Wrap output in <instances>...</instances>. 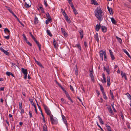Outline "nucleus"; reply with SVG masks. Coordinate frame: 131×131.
<instances>
[{"label":"nucleus","instance_id":"f257e3e1","mask_svg":"<svg viewBox=\"0 0 131 131\" xmlns=\"http://www.w3.org/2000/svg\"><path fill=\"white\" fill-rule=\"evenodd\" d=\"M95 11V14L96 17L98 18L100 21L102 20L101 18H102V11L100 8H98Z\"/></svg>","mask_w":131,"mask_h":131},{"label":"nucleus","instance_id":"f03ea898","mask_svg":"<svg viewBox=\"0 0 131 131\" xmlns=\"http://www.w3.org/2000/svg\"><path fill=\"white\" fill-rule=\"evenodd\" d=\"M43 106L45 110V112L48 115H49L50 117V115H52L51 114V112L49 108L44 104H43Z\"/></svg>","mask_w":131,"mask_h":131},{"label":"nucleus","instance_id":"7ed1b4c3","mask_svg":"<svg viewBox=\"0 0 131 131\" xmlns=\"http://www.w3.org/2000/svg\"><path fill=\"white\" fill-rule=\"evenodd\" d=\"M50 118L52 124H56L58 123L56 118H54L52 115H50Z\"/></svg>","mask_w":131,"mask_h":131},{"label":"nucleus","instance_id":"20e7f679","mask_svg":"<svg viewBox=\"0 0 131 131\" xmlns=\"http://www.w3.org/2000/svg\"><path fill=\"white\" fill-rule=\"evenodd\" d=\"M90 76L91 77V80L92 81H94V79L93 73V70L92 71L90 70Z\"/></svg>","mask_w":131,"mask_h":131},{"label":"nucleus","instance_id":"39448f33","mask_svg":"<svg viewBox=\"0 0 131 131\" xmlns=\"http://www.w3.org/2000/svg\"><path fill=\"white\" fill-rule=\"evenodd\" d=\"M0 49L1 51H2L7 56H9V52H8L7 51H5L4 49L1 47L0 48Z\"/></svg>","mask_w":131,"mask_h":131},{"label":"nucleus","instance_id":"423d86ee","mask_svg":"<svg viewBox=\"0 0 131 131\" xmlns=\"http://www.w3.org/2000/svg\"><path fill=\"white\" fill-rule=\"evenodd\" d=\"M62 118L63 121L64 122V123L67 126V120L66 119L65 117L63 115H62Z\"/></svg>","mask_w":131,"mask_h":131},{"label":"nucleus","instance_id":"0eeeda50","mask_svg":"<svg viewBox=\"0 0 131 131\" xmlns=\"http://www.w3.org/2000/svg\"><path fill=\"white\" fill-rule=\"evenodd\" d=\"M101 29L103 32H105L107 31V28L103 26H101Z\"/></svg>","mask_w":131,"mask_h":131},{"label":"nucleus","instance_id":"6e6552de","mask_svg":"<svg viewBox=\"0 0 131 131\" xmlns=\"http://www.w3.org/2000/svg\"><path fill=\"white\" fill-rule=\"evenodd\" d=\"M21 71L24 74V75L27 74V69H25L23 68H22Z\"/></svg>","mask_w":131,"mask_h":131},{"label":"nucleus","instance_id":"1a4fd4ad","mask_svg":"<svg viewBox=\"0 0 131 131\" xmlns=\"http://www.w3.org/2000/svg\"><path fill=\"white\" fill-rule=\"evenodd\" d=\"M110 54L111 56L112 59V60H113L114 59V55H113V52L111 50H109Z\"/></svg>","mask_w":131,"mask_h":131},{"label":"nucleus","instance_id":"9d476101","mask_svg":"<svg viewBox=\"0 0 131 131\" xmlns=\"http://www.w3.org/2000/svg\"><path fill=\"white\" fill-rule=\"evenodd\" d=\"M101 26L100 24L99 25L98 24L95 27V30L97 31H98L101 28Z\"/></svg>","mask_w":131,"mask_h":131},{"label":"nucleus","instance_id":"9b49d317","mask_svg":"<svg viewBox=\"0 0 131 131\" xmlns=\"http://www.w3.org/2000/svg\"><path fill=\"white\" fill-rule=\"evenodd\" d=\"M94 38L96 41H97L98 42H99V41L98 38V35L97 33H96V34L95 35Z\"/></svg>","mask_w":131,"mask_h":131},{"label":"nucleus","instance_id":"f8f14e48","mask_svg":"<svg viewBox=\"0 0 131 131\" xmlns=\"http://www.w3.org/2000/svg\"><path fill=\"white\" fill-rule=\"evenodd\" d=\"M116 37L118 42H119L120 44H122V40L121 39L117 36H116Z\"/></svg>","mask_w":131,"mask_h":131},{"label":"nucleus","instance_id":"ddd939ff","mask_svg":"<svg viewBox=\"0 0 131 131\" xmlns=\"http://www.w3.org/2000/svg\"><path fill=\"white\" fill-rule=\"evenodd\" d=\"M57 43L56 41L55 40V39L53 38V44L54 46V48H56L57 47Z\"/></svg>","mask_w":131,"mask_h":131},{"label":"nucleus","instance_id":"4468645a","mask_svg":"<svg viewBox=\"0 0 131 131\" xmlns=\"http://www.w3.org/2000/svg\"><path fill=\"white\" fill-rule=\"evenodd\" d=\"M121 74L122 77H124L126 79H127V78L126 75L125 73H123L122 71H121Z\"/></svg>","mask_w":131,"mask_h":131},{"label":"nucleus","instance_id":"2eb2a0df","mask_svg":"<svg viewBox=\"0 0 131 131\" xmlns=\"http://www.w3.org/2000/svg\"><path fill=\"white\" fill-rule=\"evenodd\" d=\"M103 54L104 56V60L105 61H106L107 60V59L106 58V54L105 50L104 51Z\"/></svg>","mask_w":131,"mask_h":131},{"label":"nucleus","instance_id":"dca6fc26","mask_svg":"<svg viewBox=\"0 0 131 131\" xmlns=\"http://www.w3.org/2000/svg\"><path fill=\"white\" fill-rule=\"evenodd\" d=\"M107 108L109 111V112L110 113H111L112 114L113 113V111L112 110V108H111V107L110 106H108V107H107Z\"/></svg>","mask_w":131,"mask_h":131},{"label":"nucleus","instance_id":"f3484780","mask_svg":"<svg viewBox=\"0 0 131 131\" xmlns=\"http://www.w3.org/2000/svg\"><path fill=\"white\" fill-rule=\"evenodd\" d=\"M34 23L35 24H37L38 23V18L36 16H35L34 19Z\"/></svg>","mask_w":131,"mask_h":131},{"label":"nucleus","instance_id":"a211bd4d","mask_svg":"<svg viewBox=\"0 0 131 131\" xmlns=\"http://www.w3.org/2000/svg\"><path fill=\"white\" fill-rule=\"evenodd\" d=\"M123 51L130 58V55H129L128 53L125 49H123Z\"/></svg>","mask_w":131,"mask_h":131},{"label":"nucleus","instance_id":"6ab92c4d","mask_svg":"<svg viewBox=\"0 0 131 131\" xmlns=\"http://www.w3.org/2000/svg\"><path fill=\"white\" fill-rule=\"evenodd\" d=\"M91 2L92 4H93L94 5H98V4L94 0H91Z\"/></svg>","mask_w":131,"mask_h":131},{"label":"nucleus","instance_id":"aec40b11","mask_svg":"<svg viewBox=\"0 0 131 131\" xmlns=\"http://www.w3.org/2000/svg\"><path fill=\"white\" fill-rule=\"evenodd\" d=\"M75 67H76V68L75 70V75H77L78 74V71L77 67V65H76L75 66Z\"/></svg>","mask_w":131,"mask_h":131},{"label":"nucleus","instance_id":"412c9836","mask_svg":"<svg viewBox=\"0 0 131 131\" xmlns=\"http://www.w3.org/2000/svg\"><path fill=\"white\" fill-rule=\"evenodd\" d=\"M106 129L108 131H112L111 129V127L109 125L106 124Z\"/></svg>","mask_w":131,"mask_h":131},{"label":"nucleus","instance_id":"4be33fe9","mask_svg":"<svg viewBox=\"0 0 131 131\" xmlns=\"http://www.w3.org/2000/svg\"><path fill=\"white\" fill-rule=\"evenodd\" d=\"M98 117L99 118L100 123L102 124H104V122L102 120V118H101L100 116H98Z\"/></svg>","mask_w":131,"mask_h":131},{"label":"nucleus","instance_id":"5701e85b","mask_svg":"<svg viewBox=\"0 0 131 131\" xmlns=\"http://www.w3.org/2000/svg\"><path fill=\"white\" fill-rule=\"evenodd\" d=\"M103 51L102 50H101L100 52V55L101 57L102 58V60H103Z\"/></svg>","mask_w":131,"mask_h":131},{"label":"nucleus","instance_id":"b1692460","mask_svg":"<svg viewBox=\"0 0 131 131\" xmlns=\"http://www.w3.org/2000/svg\"><path fill=\"white\" fill-rule=\"evenodd\" d=\"M47 34L49 35L50 36L52 37V35L51 34L50 31L48 29L47 30Z\"/></svg>","mask_w":131,"mask_h":131},{"label":"nucleus","instance_id":"393cba45","mask_svg":"<svg viewBox=\"0 0 131 131\" xmlns=\"http://www.w3.org/2000/svg\"><path fill=\"white\" fill-rule=\"evenodd\" d=\"M43 131H48L47 129V126L46 125H44L43 126Z\"/></svg>","mask_w":131,"mask_h":131},{"label":"nucleus","instance_id":"a878e982","mask_svg":"<svg viewBox=\"0 0 131 131\" xmlns=\"http://www.w3.org/2000/svg\"><path fill=\"white\" fill-rule=\"evenodd\" d=\"M110 95L111 96L112 98V99L113 100H114V96L113 95V93L112 92L111 90H110Z\"/></svg>","mask_w":131,"mask_h":131},{"label":"nucleus","instance_id":"bb28decb","mask_svg":"<svg viewBox=\"0 0 131 131\" xmlns=\"http://www.w3.org/2000/svg\"><path fill=\"white\" fill-rule=\"evenodd\" d=\"M65 19L68 23L70 24V23L71 21L70 19H69L68 17H66Z\"/></svg>","mask_w":131,"mask_h":131},{"label":"nucleus","instance_id":"cd10ccee","mask_svg":"<svg viewBox=\"0 0 131 131\" xmlns=\"http://www.w3.org/2000/svg\"><path fill=\"white\" fill-rule=\"evenodd\" d=\"M4 31H5V33H6V32H7L9 34H10V31L7 28H5L4 29Z\"/></svg>","mask_w":131,"mask_h":131},{"label":"nucleus","instance_id":"c85d7f7f","mask_svg":"<svg viewBox=\"0 0 131 131\" xmlns=\"http://www.w3.org/2000/svg\"><path fill=\"white\" fill-rule=\"evenodd\" d=\"M76 47L80 49V50H81V47L79 43H78L76 45Z\"/></svg>","mask_w":131,"mask_h":131},{"label":"nucleus","instance_id":"c756f323","mask_svg":"<svg viewBox=\"0 0 131 131\" xmlns=\"http://www.w3.org/2000/svg\"><path fill=\"white\" fill-rule=\"evenodd\" d=\"M51 20V19H49V18H48V19H47L46 21V24H48L49 22V21H50V20Z\"/></svg>","mask_w":131,"mask_h":131},{"label":"nucleus","instance_id":"7c9ffc66","mask_svg":"<svg viewBox=\"0 0 131 131\" xmlns=\"http://www.w3.org/2000/svg\"><path fill=\"white\" fill-rule=\"evenodd\" d=\"M25 5L27 8H29L30 7V5L27 4L26 2H25Z\"/></svg>","mask_w":131,"mask_h":131},{"label":"nucleus","instance_id":"2f4dec72","mask_svg":"<svg viewBox=\"0 0 131 131\" xmlns=\"http://www.w3.org/2000/svg\"><path fill=\"white\" fill-rule=\"evenodd\" d=\"M111 19V21L112 23L114 24H115V19L113 18H110Z\"/></svg>","mask_w":131,"mask_h":131},{"label":"nucleus","instance_id":"473e14b6","mask_svg":"<svg viewBox=\"0 0 131 131\" xmlns=\"http://www.w3.org/2000/svg\"><path fill=\"white\" fill-rule=\"evenodd\" d=\"M126 95L128 98L131 101V96L128 93H126Z\"/></svg>","mask_w":131,"mask_h":131},{"label":"nucleus","instance_id":"72a5a7b5","mask_svg":"<svg viewBox=\"0 0 131 131\" xmlns=\"http://www.w3.org/2000/svg\"><path fill=\"white\" fill-rule=\"evenodd\" d=\"M46 16L48 19V18L49 19H51V18L50 15L49 13H47L46 14Z\"/></svg>","mask_w":131,"mask_h":131},{"label":"nucleus","instance_id":"f704fd0d","mask_svg":"<svg viewBox=\"0 0 131 131\" xmlns=\"http://www.w3.org/2000/svg\"><path fill=\"white\" fill-rule=\"evenodd\" d=\"M40 67H42L43 68V66H42V64L41 63L38 61H37L36 63Z\"/></svg>","mask_w":131,"mask_h":131},{"label":"nucleus","instance_id":"c9c22d12","mask_svg":"<svg viewBox=\"0 0 131 131\" xmlns=\"http://www.w3.org/2000/svg\"><path fill=\"white\" fill-rule=\"evenodd\" d=\"M80 35H83V32L82 30H80L79 31Z\"/></svg>","mask_w":131,"mask_h":131},{"label":"nucleus","instance_id":"e433bc0d","mask_svg":"<svg viewBox=\"0 0 131 131\" xmlns=\"http://www.w3.org/2000/svg\"><path fill=\"white\" fill-rule=\"evenodd\" d=\"M108 11H109L110 14L111 15L113 14V13H112V9L111 8L109 9V10H108Z\"/></svg>","mask_w":131,"mask_h":131},{"label":"nucleus","instance_id":"4c0bfd02","mask_svg":"<svg viewBox=\"0 0 131 131\" xmlns=\"http://www.w3.org/2000/svg\"><path fill=\"white\" fill-rule=\"evenodd\" d=\"M29 33L32 39L34 40H35L36 39L35 38V37L32 34L31 32H30Z\"/></svg>","mask_w":131,"mask_h":131},{"label":"nucleus","instance_id":"58836bf2","mask_svg":"<svg viewBox=\"0 0 131 131\" xmlns=\"http://www.w3.org/2000/svg\"><path fill=\"white\" fill-rule=\"evenodd\" d=\"M26 42L27 44L28 45L30 46H32V44H31V43L28 40L26 41Z\"/></svg>","mask_w":131,"mask_h":131},{"label":"nucleus","instance_id":"ea45409f","mask_svg":"<svg viewBox=\"0 0 131 131\" xmlns=\"http://www.w3.org/2000/svg\"><path fill=\"white\" fill-rule=\"evenodd\" d=\"M23 36L24 38V40H25L26 41L27 40V39L26 37V36H25V35L24 34H23Z\"/></svg>","mask_w":131,"mask_h":131},{"label":"nucleus","instance_id":"a19ab883","mask_svg":"<svg viewBox=\"0 0 131 131\" xmlns=\"http://www.w3.org/2000/svg\"><path fill=\"white\" fill-rule=\"evenodd\" d=\"M29 114L30 115V118H31L32 117V112L30 111H29Z\"/></svg>","mask_w":131,"mask_h":131},{"label":"nucleus","instance_id":"79ce46f5","mask_svg":"<svg viewBox=\"0 0 131 131\" xmlns=\"http://www.w3.org/2000/svg\"><path fill=\"white\" fill-rule=\"evenodd\" d=\"M11 72L7 71L6 73V74L8 76H9L11 75Z\"/></svg>","mask_w":131,"mask_h":131},{"label":"nucleus","instance_id":"37998d69","mask_svg":"<svg viewBox=\"0 0 131 131\" xmlns=\"http://www.w3.org/2000/svg\"><path fill=\"white\" fill-rule=\"evenodd\" d=\"M70 89L72 91H74V90L73 89L72 86L71 85H70Z\"/></svg>","mask_w":131,"mask_h":131},{"label":"nucleus","instance_id":"c03bdc74","mask_svg":"<svg viewBox=\"0 0 131 131\" xmlns=\"http://www.w3.org/2000/svg\"><path fill=\"white\" fill-rule=\"evenodd\" d=\"M100 86L101 90V91H102H102H104V89H103V87H102V86L101 85H100Z\"/></svg>","mask_w":131,"mask_h":131},{"label":"nucleus","instance_id":"a18cd8bd","mask_svg":"<svg viewBox=\"0 0 131 131\" xmlns=\"http://www.w3.org/2000/svg\"><path fill=\"white\" fill-rule=\"evenodd\" d=\"M73 10L74 12V13L75 15H76L77 14H78V13L77 11H76L75 8V10H74V9H73Z\"/></svg>","mask_w":131,"mask_h":131},{"label":"nucleus","instance_id":"49530a36","mask_svg":"<svg viewBox=\"0 0 131 131\" xmlns=\"http://www.w3.org/2000/svg\"><path fill=\"white\" fill-rule=\"evenodd\" d=\"M96 123L97 124V125L98 126H99L100 128V129H101V130L102 131H103V129L100 126V125H99V124H98V123L97 122H96Z\"/></svg>","mask_w":131,"mask_h":131},{"label":"nucleus","instance_id":"de8ad7c7","mask_svg":"<svg viewBox=\"0 0 131 131\" xmlns=\"http://www.w3.org/2000/svg\"><path fill=\"white\" fill-rule=\"evenodd\" d=\"M44 5L45 6L47 7L48 6V4L47 3V1L46 0H44Z\"/></svg>","mask_w":131,"mask_h":131},{"label":"nucleus","instance_id":"09e8293b","mask_svg":"<svg viewBox=\"0 0 131 131\" xmlns=\"http://www.w3.org/2000/svg\"><path fill=\"white\" fill-rule=\"evenodd\" d=\"M65 94H66V96L68 97L69 96H70L69 95V94H68V93L67 92L66 90H65Z\"/></svg>","mask_w":131,"mask_h":131},{"label":"nucleus","instance_id":"8fccbe9b","mask_svg":"<svg viewBox=\"0 0 131 131\" xmlns=\"http://www.w3.org/2000/svg\"><path fill=\"white\" fill-rule=\"evenodd\" d=\"M21 24V25H22L23 26V27L24 26V25L22 23H21L19 20V19H18L17 20Z\"/></svg>","mask_w":131,"mask_h":131},{"label":"nucleus","instance_id":"3c124183","mask_svg":"<svg viewBox=\"0 0 131 131\" xmlns=\"http://www.w3.org/2000/svg\"><path fill=\"white\" fill-rule=\"evenodd\" d=\"M9 35L10 34H9L8 35V36H5L4 37V38H5L6 39H8L9 38Z\"/></svg>","mask_w":131,"mask_h":131},{"label":"nucleus","instance_id":"603ef678","mask_svg":"<svg viewBox=\"0 0 131 131\" xmlns=\"http://www.w3.org/2000/svg\"><path fill=\"white\" fill-rule=\"evenodd\" d=\"M37 45L39 48V50L40 51L41 50V45L40 44H38V45Z\"/></svg>","mask_w":131,"mask_h":131},{"label":"nucleus","instance_id":"864d4df0","mask_svg":"<svg viewBox=\"0 0 131 131\" xmlns=\"http://www.w3.org/2000/svg\"><path fill=\"white\" fill-rule=\"evenodd\" d=\"M67 97L68 98V100H70L72 103L73 102V101L72 100V99L71 98L70 96H69L68 97Z\"/></svg>","mask_w":131,"mask_h":131},{"label":"nucleus","instance_id":"5fc2aeb1","mask_svg":"<svg viewBox=\"0 0 131 131\" xmlns=\"http://www.w3.org/2000/svg\"><path fill=\"white\" fill-rule=\"evenodd\" d=\"M61 101H62L63 103H66V101L64 100V99H63V98H61Z\"/></svg>","mask_w":131,"mask_h":131},{"label":"nucleus","instance_id":"6e6d98bb","mask_svg":"<svg viewBox=\"0 0 131 131\" xmlns=\"http://www.w3.org/2000/svg\"><path fill=\"white\" fill-rule=\"evenodd\" d=\"M7 9L12 14V13H13L11 9H10L9 7Z\"/></svg>","mask_w":131,"mask_h":131},{"label":"nucleus","instance_id":"4d7b16f0","mask_svg":"<svg viewBox=\"0 0 131 131\" xmlns=\"http://www.w3.org/2000/svg\"><path fill=\"white\" fill-rule=\"evenodd\" d=\"M114 103H112V107L113 109L114 110V112H115V108H114Z\"/></svg>","mask_w":131,"mask_h":131},{"label":"nucleus","instance_id":"13d9d810","mask_svg":"<svg viewBox=\"0 0 131 131\" xmlns=\"http://www.w3.org/2000/svg\"><path fill=\"white\" fill-rule=\"evenodd\" d=\"M37 105L38 106V107L40 111H42V110L40 107L39 105L38 104V103H37Z\"/></svg>","mask_w":131,"mask_h":131},{"label":"nucleus","instance_id":"bf43d9fd","mask_svg":"<svg viewBox=\"0 0 131 131\" xmlns=\"http://www.w3.org/2000/svg\"><path fill=\"white\" fill-rule=\"evenodd\" d=\"M12 14L14 16V17H15V18H16L17 19V20L19 19L15 15V14L14 13H12Z\"/></svg>","mask_w":131,"mask_h":131},{"label":"nucleus","instance_id":"052dcab7","mask_svg":"<svg viewBox=\"0 0 131 131\" xmlns=\"http://www.w3.org/2000/svg\"><path fill=\"white\" fill-rule=\"evenodd\" d=\"M106 71L107 72V73L108 74H109L110 73V70L109 69H107L106 70Z\"/></svg>","mask_w":131,"mask_h":131},{"label":"nucleus","instance_id":"680f3d73","mask_svg":"<svg viewBox=\"0 0 131 131\" xmlns=\"http://www.w3.org/2000/svg\"><path fill=\"white\" fill-rule=\"evenodd\" d=\"M72 0H68V3L70 5L72 4V2H71Z\"/></svg>","mask_w":131,"mask_h":131},{"label":"nucleus","instance_id":"e2e57ef3","mask_svg":"<svg viewBox=\"0 0 131 131\" xmlns=\"http://www.w3.org/2000/svg\"><path fill=\"white\" fill-rule=\"evenodd\" d=\"M22 108V103H20L19 104V108L20 109H21Z\"/></svg>","mask_w":131,"mask_h":131},{"label":"nucleus","instance_id":"0e129e2a","mask_svg":"<svg viewBox=\"0 0 131 131\" xmlns=\"http://www.w3.org/2000/svg\"><path fill=\"white\" fill-rule=\"evenodd\" d=\"M61 32L62 33L65 32L64 29L62 28H61Z\"/></svg>","mask_w":131,"mask_h":131},{"label":"nucleus","instance_id":"69168bd1","mask_svg":"<svg viewBox=\"0 0 131 131\" xmlns=\"http://www.w3.org/2000/svg\"><path fill=\"white\" fill-rule=\"evenodd\" d=\"M70 6H71V7L73 9H74V10H75V8L74 7V6H73V4H71L70 5Z\"/></svg>","mask_w":131,"mask_h":131},{"label":"nucleus","instance_id":"338daca9","mask_svg":"<svg viewBox=\"0 0 131 131\" xmlns=\"http://www.w3.org/2000/svg\"><path fill=\"white\" fill-rule=\"evenodd\" d=\"M103 80H102V82H104L105 83H106V79L105 78H103Z\"/></svg>","mask_w":131,"mask_h":131},{"label":"nucleus","instance_id":"774afa93","mask_svg":"<svg viewBox=\"0 0 131 131\" xmlns=\"http://www.w3.org/2000/svg\"><path fill=\"white\" fill-rule=\"evenodd\" d=\"M4 87H1L0 88V91H3L4 90Z\"/></svg>","mask_w":131,"mask_h":131}]
</instances>
